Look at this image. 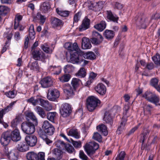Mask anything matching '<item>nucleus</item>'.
I'll return each instance as SVG.
<instances>
[{
  "label": "nucleus",
  "mask_w": 160,
  "mask_h": 160,
  "mask_svg": "<svg viewBox=\"0 0 160 160\" xmlns=\"http://www.w3.org/2000/svg\"><path fill=\"white\" fill-rule=\"evenodd\" d=\"M50 8L49 2H44L41 7V10L44 13L48 12L50 10Z\"/></svg>",
  "instance_id": "nucleus-33"
},
{
  "label": "nucleus",
  "mask_w": 160,
  "mask_h": 160,
  "mask_svg": "<svg viewBox=\"0 0 160 160\" xmlns=\"http://www.w3.org/2000/svg\"><path fill=\"white\" fill-rule=\"evenodd\" d=\"M82 57L84 58L91 60H94L96 58L95 54L92 52H88L85 53H83L82 52Z\"/></svg>",
  "instance_id": "nucleus-31"
},
{
  "label": "nucleus",
  "mask_w": 160,
  "mask_h": 160,
  "mask_svg": "<svg viewBox=\"0 0 160 160\" xmlns=\"http://www.w3.org/2000/svg\"><path fill=\"white\" fill-rule=\"evenodd\" d=\"M35 124L31 122L25 121L21 124V128L24 133L28 135H31L35 131Z\"/></svg>",
  "instance_id": "nucleus-6"
},
{
  "label": "nucleus",
  "mask_w": 160,
  "mask_h": 160,
  "mask_svg": "<svg viewBox=\"0 0 160 160\" xmlns=\"http://www.w3.org/2000/svg\"><path fill=\"white\" fill-rule=\"evenodd\" d=\"M136 24L139 28L145 29L148 24V18H145L143 15L139 16L136 21Z\"/></svg>",
  "instance_id": "nucleus-11"
},
{
  "label": "nucleus",
  "mask_w": 160,
  "mask_h": 160,
  "mask_svg": "<svg viewBox=\"0 0 160 160\" xmlns=\"http://www.w3.org/2000/svg\"><path fill=\"white\" fill-rule=\"evenodd\" d=\"M69 136H73L76 139H78L80 135L77 131V129H72L70 130L68 133Z\"/></svg>",
  "instance_id": "nucleus-34"
},
{
  "label": "nucleus",
  "mask_w": 160,
  "mask_h": 160,
  "mask_svg": "<svg viewBox=\"0 0 160 160\" xmlns=\"http://www.w3.org/2000/svg\"><path fill=\"white\" fill-rule=\"evenodd\" d=\"M49 70L55 72L54 74L58 75L61 72V69L60 66L56 67L55 66H50L49 68Z\"/></svg>",
  "instance_id": "nucleus-38"
},
{
  "label": "nucleus",
  "mask_w": 160,
  "mask_h": 160,
  "mask_svg": "<svg viewBox=\"0 0 160 160\" xmlns=\"http://www.w3.org/2000/svg\"><path fill=\"white\" fill-rule=\"evenodd\" d=\"M56 12L58 14L64 17H68L70 13V12L68 11L59 10L58 8L56 9Z\"/></svg>",
  "instance_id": "nucleus-40"
},
{
  "label": "nucleus",
  "mask_w": 160,
  "mask_h": 160,
  "mask_svg": "<svg viewBox=\"0 0 160 160\" xmlns=\"http://www.w3.org/2000/svg\"><path fill=\"white\" fill-rule=\"evenodd\" d=\"M138 126H136L134 127V128H132L129 132L128 133H127L126 134L127 136H129L131 135L132 134L134 133V132L138 129Z\"/></svg>",
  "instance_id": "nucleus-64"
},
{
  "label": "nucleus",
  "mask_w": 160,
  "mask_h": 160,
  "mask_svg": "<svg viewBox=\"0 0 160 160\" xmlns=\"http://www.w3.org/2000/svg\"><path fill=\"white\" fill-rule=\"evenodd\" d=\"M31 52L34 59L36 60H40L44 62L47 58V56L45 53L41 50H32Z\"/></svg>",
  "instance_id": "nucleus-9"
},
{
  "label": "nucleus",
  "mask_w": 160,
  "mask_h": 160,
  "mask_svg": "<svg viewBox=\"0 0 160 160\" xmlns=\"http://www.w3.org/2000/svg\"><path fill=\"white\" fill-rule=\"evenodd\" d=\"M81 15V12H78L74 16L73 18V22H78Z\"/></svg>",
  "instance_id": "nucleus-60"
},
{
  "label": "nucleus",
  "mask_w": 160,
  "mask_h": 160,
  "mask_svg": "<svg viewBox=\"0 0 160 160\" xmlns=\"http://www.w3.org/2000/svg\"><path fill=\"white\" fill-rule=\"evenodd\" d=\"M10 133L9 131L3 132L2 134L0 142L3 146H7L10 142L11 140Z\"/></svg>",
  "instance_id": "nucleus-13"
},
{
  "label": "nucleus",
  "mask_w": 160,
  "mask_h": 160,
  "mask_svg": "<svg viewBox=\"0 0 160 160\" xmlns=\"http://www.w3.org/2000/svg\"><path fill=\"white\" fill-rule=\"evenodd\" d=\"M95 3L97 11H99L103 8L105 2L104 1H100L98 2H96Z\"/></svg>",
  "instance_id": "nucleus-55"
},
{
  "label": "nucleus",
  "mask_w": 160,
  "mask_h": 160,
  "mask_svg": "<svg viewBox=\"0 0 160 160\" xmlns=\"http://www.w3.org/2000/svg\"><path fill=\"white\" fill-rule=\"evenodd\" d=\"M17 149L20 152H25L29 149V147L26 142H21L17 146Z\"/></svg>",
  "instance_id": "nucleus-24"
},
{
  "label": "nucleus",
  "mask_w": 160,
  "mask_h": 160,
  "mask_svg": "<svg viewBox=\"0 0 160 160\" xmlns=\"http://www.w3.org/2000/svg\"><path fill=\"white\" fill-rule=\"evenodd\" d=\"M88 155L93 159V155L96 151L99 148V144L95 142H91L90 144L86 143L84 147Z\"/></svg>",
  "instance_id": "nucleus-5"
},
{
  "label": "nucleus",
  "mask_w": 160,
  "mask_h": 160,
  "mask_svg": "<svg viewBox=\"0 0 160 160\" xmlns=\"http://www.w3.org/2000/svg\"><path fill=\"white\" fill-rule=\"evenodd\" d=\"M71 140L72 141V142L73 145L75 148H80L81 147V142L80 141L78 142L75 141L71 138Z\"/></svg>",
  "instance_id": "nucleus-59"
},
{
  "label": "nucleus",
  "mask_w": 160,
  "mask_h": 160,
  "mask_svg": "<svg viewBox=\"0 0 160 160\" xmlns=\"http://www.w3.org/2000/svg\"><path fill=\"white\" fill-rule=\"evenodd\" d=\"M97 128L99 132H101L104 136H106L108 134V131L107 127L104 124H102L97 127Z\"/></svg>",
  "instance_id": "nucleus-30"
},
{
  "label": "nucleus",
  "mask_w": 160,
  "mask_h": 160,
  "mask_svg": "<svg viewBox=\"0 0 160 160\" xmlns=\"http://www.w3.org/2000/svg\"><path fill=\"white\" fill-rule=\"evenodd\" d=\"M40 137L47 144H49L52 142V141L49 139L46 133L44 132L41 133L40 134Z\"/></svg>",
  "instance_id": "nucleus-44"
},
{
  "label": "nucleus",
  "mask_w": 160,
  "mask_h": 160,
  "mask_svg": "<svg viewBox=\"0 0 160 160\" xmlns=\"http://www.w3.org/2000/svg\"><path fill=\"white\" fill-rule=\"evenodd\" d=\"M142 97L156 106H160V98L158 95L151 92L147 91L142 95Z\"/></svg>",
  "instance_id": "nucleus-4"
},
{
  "label": "nucleus",
  "mask_w": 160,
  "mask_h": 160,
  "mask_svg": "<svg viewBox=\"0 0 160 160\" xmlns=\"http://www.w3.org/2000/svg\"><path fill=\"white\" fill-rule=\"evenodd\" d=\"M30 67L31 70L36 71L37 72H39L40 67L38 62L35 61L30 64Z\"/></svg>",
  "instance_id": "nucleus-36"
},
{
  "label": "nucleus",
  "mask_w": 160,
  "mask_h": 160,
  "mask_svg": "<svg viewBox=\"0 0 160 160\" xmlns=\"http://www.w3.org/2000/svg\"><path fill=\"white\" fill-rule=\"evenodd\" d=\"M82 47L83 49H90L92 46L88 38H83L82 39Z\"/></svg>",
  "instance_id": "nucleus-25"
},
{
  "label": "nucleus",
  "mask_w": 160,
  "mask_h": 160,
  "mask_svg": "<svg viewBox=\"0 0 160 160\" xmlns=\"http://www.w3.org/2000/svg\"><path fill=\"white\" fill-rule=\"evenodd\" d=\"M125 123L123 122H121L116 132L117 134L119 135L122 133L125 129Z\"/></svg>",
  "instance_id": "nucleus-48"
},
{
  "label": "nucleus",
  "mask_w": 160,
  "mask_h": 160,
  "mask_svg": "<svg viewBox=\"0 0 160 160\" xmlns=\"http://www.w3.org/2000/svg\"><path fill=\"white\" fill-rule=\"evenodd\" d=\"M26 119L27 121L29 122H31L32 123H33L35 125L38 124L37 119L34 115L33 113L30 112H28L26 115Z\"/></svg>",
  "instance_id": "nucleus-23"
},
{
  "label": "nucleus",
  "mask_w": 160,
  "mask_h": 160,
  "mask_svg": "<svg viewBox=\"0 0 160 160\" xmlns=\"http://www.w3.org/2000/svg\"><path fill=\"white\" fill-rule=\"evenodd\" d=\"M103 40V38L101 34L96 31L92 32V38L90 41L93 44L96 45L100 44Z\"/></svg>",
  "instance_id": "nucleus-10"
},
{
  "label": "nucleus",
  "mask_w": 160,
  "mask_h": 160,
  "mask_svg": "<svg viewBox=\"0 0 160 160\" xmlns=\"http://www.w3.org/2000/svg\"><path fill=\"white\" fill-rule=\"evenodd\" d=\"M5 94L8 97L10 98H14L16 95V94L15 93V91L14 90L9 91L8 92H6L5 93Z\"/></svg>",
  "instance_id": "nucleus-58"
},
{
  "label": "nucleus",
  "mask_w": 160,
  "mask_h": 160,
  "mask_svg": "<svg viewBox=\"0 0 160 160\" xmlns=\"http://www.w3.org/2000/svg\"><path fill=\"white\" fill-rule=\"evenodd\" d=\"M66 144L63 141L60 140H58L55 142V145L58 148L62 150L64 149Z\"/></svg>",
  "instance_id": "nucleus-39"
},
{
  "label": "nucleus",
  "mask_w": 160,
  "mask_h": 160,
  "mask_svg": "<svg viewBox=\"0 0 160 160\" xmlns=\"http://www.w3.org/2000/svg\"><path fill=\"white\" fill-rule=\"evenodd\" d=\"M41 98L39 97L34 96L28 99L27 102L32 103L34 106L39 105Z\"/></svg>",
  "instance_id": "nucleus-32"
},
{
  "label": "nucleus",
  "mask_w": 160,
  "mask_h": 160,
  "mask_svg": "<svg viewBox=\"0 0 160 160\" xmlns=\"http://www.w3.org/2000/svg\"><path fill=\"white\" fill-rule=\"evenodd\" d=\"M92 138L95 140L101 142L102 141V137L101 135L98 132H94Z\"/></svg>",
  "instance_id": "nucleus-52"
},
{
  "label": "nucleus",
  "mask_w": 160,
  "mask_h": 160,
  "mask_svg": "<svg viewBox=\"0 0 160 160\" xmlns=\"http://www.w3.org/2000/svg\"><path fill=\"white\" fill-rule=\"evenodd\" d=\"M36 111L38 115L42 118L46 117V113L45 110L41 107L37 106L36 107Z\"/></svg>",
  "instance_id": "nucleus-37"
},
{
  "label": "nucleus",
  "mask_w": 160,
  "mask_h": 160,
  "mask_svg": "<svg viewBox=\"0 0 160 160\" xmlns=\"http://www.w3.org/2000/svg\"><path fill=\"white\" fill-rule=\"evenodd\" d=\"M111 113L109 111H106L104 114V117L103 118L104 121L111 126L113 124L112 117L111 116Z\"/></svg>",
  "instance_id": "nucleus-22"
},
{
  "label": "nucleus",
  "mask_w": 160,
  "mask_h": 160,
  "mask_svg": "<svg viewBox=\"0 0 160 160\" xmlns=\"http://www.w3.org/2000/svg\"><path fill=\"white\" fill-rule=\"evenodd\" d=\"M107 18L110 21L117 23L119 18L116 15L114 16L111 11H107Z\"/></svg>",
  "instance_id": "nucleus-28"
},
{
  "label": "nucleus",
  "mask_w": 160,
  "mask_h": 160,
  "mask_svg": "<svg viewBox=\"0 0 160 160\" xmlns=\"http://www.w3.org/2000/svg\"><path fill=\"white\" fill-rule=\"evenodd\" d=\"M42 153L45 155L44 153L42 152H39L38 154L33 152H29L27 154L26 157L28 160H40L41 159L40 155Z\"/></svg>",
  "instance_id": "nucleus-16"
},
{
  "label": "nucleus",
  "mask_w": 160,
  "mask_h": 160,
  "mask_svg": "<svg viewBox=\"0 0 160 160\" xmlns=\"http://www.w3.org/2000/svg\"><path fill=\"white\" fill-rule=\"evenodd\" d=\"M51 21V25L54 28L60 29L63 25V23L62 20L56 18H52Z\"/></svg>",
  "instance_id": "nucleus-19"
},
{
  "label": "nucleus",
  "mask_w": 160,
  "mask_h": 160,
  "mask_svg": "<svg viewBox=\"0 0 160 160\" xmlns=\"http://www.w3.org/2000/svg\"><path fill=\"white\" fill-rule=\"evenodd\" d=\"M153 107L150 104H147L145 106L143 109L144 112H147L148 114H151V111Z\"/></svg>",
  "instance_id": "nucleus-56"
},
{
  "label": "nucleus",
  "mask_w": 160,
  "mask_h": 160,
  "mask_svg": "<svg viewBox=\"0 0 160 160\" xmlns=\"http://www.w3.org/2000/svg\"><path fill=\"white\" fill-rule=\"evenodd\" d=\"M65 149L69 153H72L75 151V149L73 146L69 144H66Z\"/></svg>",
  "instance_id": "nucleus-53"
},
{
  "label": "nucleus",
  "mask_w": 160,
  "mask_h": 160,
  "mask_svg": "<svg viewBox=\"0 0 160 160\" xmlns=\"http://www.w3.org/2000/svg\"><path fill=\"white\" fill-rule=\"evenodd\" d=\"M7 157L10 160H17L18 158V152H11L9 153Z\"/></svg>",
  "instance_id": "nucleus-42"
},
{
  "label": "nucleus",
  "mask_w": 160,
  "mask_h": 160,
  "mask_svg": "<svg viewBox=\"0 0 160 160\" xmlns=\"http://www.w3.org/2000/svg\"><path fill=\"white\" fill-rule=\"evenodd\" d=\"M9 12L8 8L4 6H0V15L5 16Z\"/></svg>",
  "instance_id": "nucleus-41"
},
{
  "label": "nucleus",
  "mask_w": 160,
  "mask_h": 160,
  "mask_svg": "<svg viewBox=\"0 0 160 160\" xmlns=\"http://www.w3.org/2000/svg\"><path fill=\"white\" fill-rule=\"evenodd\" d=\"M152 60L157 65H160V55L158 54H157L152 58Z\"/></svg>",
  "instance_id": "nucleus-51"
},
{
  "label": "nucleus",
  "mask_w": 160,
  "mask_h": 160,
  "mask_svg": "<svg viewBox=\"0 0 160 160\" xmlns=\"http://www.w3.org/2000/svg\"><path fill=\"white\" fill-rule=\"evenodd\" d=\"M150 132V130L148 128H145L144 129L141 134L142 135L141 138V140L143 142H145Z\"/></svg>",
  "instance_id": "nucleus-35"
},
{
  "label": "nucleus",
  "mask_w": 160,
  "mask_h": 160,
  "mask_svg": "<svg viewBox=\"0 0 160 160\" xmlns=\"http://www.w3.org/2000/svg\"><path fill=\"white\" fill-rule=\"evenodd\" d=\"M25 142L29 147L35 146L37 142V138L34 135H27L25 138Z\"/></svg>",
  "instance_id": "nucleus-14"
},
{
  "label": "nucleus",
  "mask_w": 160,
  "mask_h": 160,
  "mask_svg": "<svg viewBox=\"0 0 160 160\" xmlns=\"http://www.w3.org/2000/svg\"><path fill=\"white\" fill-rule=\"evenodd\" d=\"M42 128L44 133L48 135H52L54 132V127L48 121H45L43 122Z\"/></svg>",
  "instance_id": "nucleus-8"
},
{
  "label": "nucleus",
  "mask_w": 160,
  "mask_h": 160,
  "mask_svg": "<svg viewBox=\"0 0 160 160\" xmlns=\"http://www.w3.org/2000/svg\"><path fill=\"white\" fill-rule=\"evenodd\" d=\"M74 67L71 64H68L65 66L64 71L65 73H69L73 71Z\"/></svg>",
  "instance_id": "nucleus-46"
},
{
  "label": "nucleus",
  "mask_w": 160,
  "mask_h": 160,
  "mask_svg": "<svg viewBox=\"0 0 160 160\" xmlns=\"http://www.w3.org/2000/svg\"><path fill=\"white\" fill-rule=\"evenodd\" d=\"M125 155V152L122 151L117 155L115 160H124Z\"/></svg>",
  "instance_id": "nucleus-54"
},
{
  "label": "nucleus",
  "mask_w": 160,
  "mask_h": 160,
  "mask_svg": "<svg viewBox=\"0 0 160 160\" xmlns=\"http://www.w3.org/2000/svg\"><path fill=\"white\" fill-rule=\"evenodd\" d=\"M62 149L55 148L52 150V152L54 156L58 160H60L62 156L63 152Z\"/></svg>",
  "instance_id": "nucleus-29"
},
{
  "label": "nucleus",
  "mask_w": 160,
  "mask_h": 160,
  "mask_svg": "<svg viewBox=\"0 0 160 160\" xmlns=\"http://www.w3.org/2000/svg\"><path fill=\"white\" fill-rule=\"evenodd\" d=\"M10 133V136L11 137V140L14 142H17L21 140V137L19 130L15 129L13 131H9Z\"/></svg>",
  "instance_id": "nucleus-17"
},
{
  "label": "nucleus",
  "mask_w": 160,
  "mask_h": 160,
  "mask_svg": "<svg viewBox=\"0 0 160 160\" xmlns=\"http://www.w3.org/2000/svg\"><path fill=\"white\" fill-rule=\"evenodd\" d=\"M71 75L68 74H66L59 78L60 81L62 82H68L71 78Z\"/></svg>",
  "instance_id": "nucleus-43"
},
{
  "label": "nucleus",
  "mask_w": 160,
  "mask_h": 160,
  "mask_svg": "<svg viewBox=\"0 0 160 160\" xmlns=\"http://www.w3.org/2000/svg\"><path fill=\"white\" fill-rule=\"evenodd\" d=\"M100 103V101L98 98L93 96L88 97L87 99V107L88 110L91 112H93Z\"/></svg>",
  "instance_id": "nucleus-3"
},
{
  "label": "nucleus",
  "mask_w": 160,
  "mask_h": 160,
  "mask_svg": "<svg viewBox=\"0 0 160 160\" xmlns=\"http://www.w3.org/2000/svg\"><path fill=\"white\" fill-rule=\"evenodd\" d=\"M103 36L108 40L112 39L115 36L114 32L112 30L106 29L103 33Z\"/></svg>",
  "instance_id": "nucleus-26"
},
{
  "label": "nucleus",
  "mask_w": 160,
  "mask_h": 160,
  "mask_svg": "<svg viewBox=\"0 0 160 160\" xmlns=\"http://www.w3.org/2000/svg\"><path fill=\"white\" fill-rule=\"evenodd\" d=\"M77 75L80 78H84L86 75L85 69L83 68H81L77 74Z\"/></svg>",
  "instance_id": "nucleus-50"
},
{
  "label": "nucleus",
  "mask_w": 160,
  "mask_h": 160,
  "mask_svg": "<svg viewBox=\"0 0 160 160\" xmlns=\"http://www.w3.org/2000/svg\"><path fill=\"white\" fill-rule=\"evenodd\" d=\"M38 18H40L41 23L43 24L45 22L46 19L45 17L39 13H37V16L34 17V20H36Z\"/></svg>",
  "instance_id": "nucleus-49"
},
{
  "label": "nucleus",
  "mask_w": 160,
  "mask_h": 160,
  "mask_svg": "<svg viewBox=\"0 0 160 160\" xmlns=\"http://www.w3.org/2000/svg\"><path fill=\"white\" fill-rule=\"evenodd\" d=\"M42 87L44 88L51 87L53 84V81L51 78L49 76L42 79L39 82Z\"/></svg>",
  "instance_id": "nucleus-15"
},
{
  "label": "nucleus",
  "mask_w": 160,
  "mask_h": 160,
  "mask_svg": "<svg viewBox=\"0 0 160 160\" xmlns=\"http://www.w3.org/2000/svg\"><path fill=\"white\" fill-rule=\"evenodd\" d=\"M39 105L46 108H48L50 106L49 102L47 100H44L41 98Z\"/></svg>",
  "instance_id": "nucleus-45"
},
{
  "label": "nucleus",
  "mask_w": 160,
  "mask_h": 160,
  "mask_svg": "<svg viewBox=\"0 0 160 160\" xmlns=\"http://www.w3.org/2000/svg\"><path fill=\"white\" fill-rule=\"evenodd\" d=\"M60 111L61 116L63 117H68L69 116L72 112L71 106L68 103H64L61 106Z\"/></svg>",
  "instance_id": "nucleus-7"
},
{
  "label": "nucleus",
  "mask_w": 160,
  "mask_h": 160,
  "mask_svg": "<svg viewBox=\"0 0 160 160\" xmlns=\"http://www.w3.org/2000/svg\"><path fill=\"white\" fill-rule=\"evenodd\" d=\"M96 91L98 93L101 95L105 94L106 91V88L102 83H98L95 88Z\"/></svg>",
  "instance_id": "nucleus-20"
},
{
  "label": "nucleus",
  "mask_w": 160,
  "mask_h": 160,
  "mask_svg": "<svg viewBox=\"0 0 160 160\" xmlns=\"http://www.w3.org/2000/svg\"><path fill=\"white\" fill-rule=\"evenodd\" d=\"M70 49L68 51L70 53V61L71 63L73 64H81L82 67L88 63V61L82 59V52L79 48L77 43H72Z\"/></svg>",
  "instance_id": "nucleus-1"
},
{
  "label": "nucleus",
  "mask_w": 160,
  "mask_h": 160,
  "mask_svg": "<svg viewBox=\"0 0 160 160\" xmlns=\"http://www.w3.org/2000/svg\"><path fill=\"white\" fill-rule=\"evenodd\" d=\"M81 81L78 78H73L72 79L71 84L73 88L68 84H67L66 87L64 89V92L69 97H72L74 95L75 92L78 87Z\"/></svg>",
  "instance_id": "nucleus-2"
},
{
  "label": "nucleus",
  "mask_w": 160,
  "mask_h": 160,
  "mask_svg": "<svg viewBox=\"0 0 160 160\" xmlns=\"http://www.w3.org/2000/svg\"><path fill=\"white\" fill-rule=\"evenodd\" d=\"M90 20L86 16L82 21V22L79 28V31L82 32L90 28Z\"/></svg>",
  "instance_id": "nucleus-18"
},
{
  "label": "nucleus",
  "mask_w": 160,
  "mask_h": 160,
  "mask_svg": "<svg viewBox=\"0 0 160 160\" xmlns=\"http://www.w3.org/2000/svg\"><path fill=\"white\" fill-rule=\"evenodd\" d=\"M16 102V101L13 102L4 108H0V118H2L4 115L12 110L13 106Z\"/></svg>",
  "instance_id": "nucleus-21"
},
{
  "label": "nucleus",
  "mask_w": 160,
  "mask_h": 160,
  "mask_svg": "<svg viewBox=\"0 0 160 160\" xmlns=\"http://www.w3.org/2000/svg\"><path fill=\"white\" fill-rule=\"evenodd\" d=\"M79 157L82 160H88V158L84 153L83 151H80L79 152Z\"/></svg>",
  "instance_id": "nucleus-63"
},
{
  "label": "nucleus",
  "mask_w": 160,
  "mask_h": 160,
  "mask_svg": "<svg viewBox=\"0 0 160 160\" xmlns=\"http://www.w3.org/2000/svg\"><path fill=\"white\" fill-rule=\"evenodd\" d=\"M4 146L3 149V151L4 154L8 156L9 154V153L12 152L11 150L10 149H9L7 146Z\"/></svg>",
  "instance_id": "nucleus-62"
},
{
  "label": "nucleus",
  "mask_w": 160,
  "mask_h": 160,
  "mask_svg": "<svg viewBox=\"0 0 160 160\" xmlns=\"http://www.w3.org/2000/svg\"><path fill=\"white\" fill-rule=\"evenodd\" d=\"M142 145L141 148V149L142 150H145L148 151L150 150V148L149 147V144L147 143H145L144 142H143L142 141Z\"/></svg>",
  "instance_id": "nucleus-57"
},
{
  "label": "nucleus",
  "mask_w": 160,
  "mask_h": 160,
  "mask_svg": "<svg viewBox=\"0 0 160 160\" xmlns=\"http://www.w3.org/2000/svg\"><path fill=\"white\" fill-rule=\"evenodd\" d=\"M106 26V23L105 22L102 21L99 23L94 25V27L98 31L102 32L105 28Z\"/></svg>",
  "instance_id": "nucleus-27"
},
{
  "label": "nucleus",
  "mask_w": 160,
  "mask_h": 160,
  "mask_svg": "<svg viewBox=\"0 0 160 160\" xmlns=\"http://www.w3.org/2000/svg\"><path fill=\"white\" fill-rule=\"evenodd\" d=\"M56 112H49L46 114L47 117L48 119L52 122H54V118L56 115Z\"/></svg>",
  "instance_id": "nucleus-47"
},
{
  "label": "nucleus",
  "mask_w": 160,
  "mask_h": 160,
  "mask_svg": "<svg viewBox=\"0 0 160 160\" xmlns=\"http://www.w3.org/2000/svg\"><path fill=\"white\" fill-rule=\"evenodd\" d=\"M158 81L156 78L152 79L150 81V84L153 87H156V86L158 85Z\"/></svg>",
  "instance_id": "nucleus-61"
},
{
  "label": "nucleus",
  "mask_w": 160,
  "mask_h": 160,
  "mask_svg": "<svg viewBox=\"0 0 160 160\" xmlns=\"http://www.w3.org/2000/svg\"><path fill=\"white\" fill-rule=\"evenodd\" d=\"M59 91L56 89H53L48 90L47 98L49 100L54 101L59 98Z\"/></svg>",
  "instance_id": "nucleus-12"
}]
</instances>
